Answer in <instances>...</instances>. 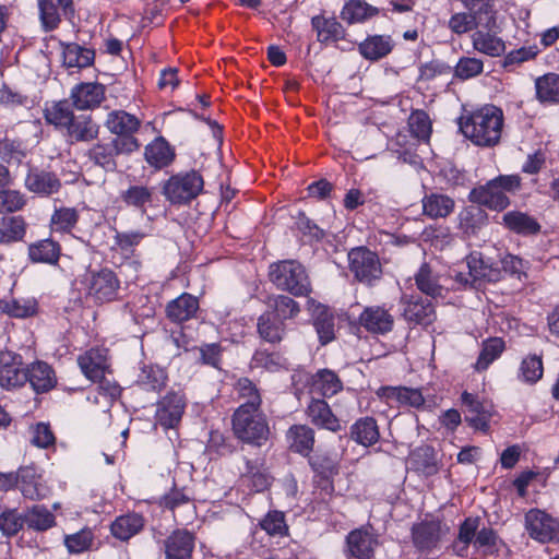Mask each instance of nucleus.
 Instances as JSON below:
<instances>
[{"instance_id": "aec40b11", "label": "nucleus", "mask_w": 559, "mask_h": 559, "mask_svg": "<svg viewBox=\"0 0 559 559\" xmlns=\"http://www.w3.org/2000/svg\"><path fill=\"white\" fill-rule=\"evenodd\" d=\"M377 545V537L366 527L356 528L346 537L348 554L355 559H370Z\"/></svg>"}, {"instance_id": "c03bdc74", "label": "nucleus", "mask_w": 559, "mask_h": 559, "mask_svg": "<svg viewBox=\"0 0 559 559\" xmlns=\"http://www.w3.org/2000/svg\"><path fill=\"white\" fill-rule=\"evenodd\" d=\"M466 12L473 15L481 27L491 29L496 23L492 0H461Z\"/></svg>"}, {"instance_id": "13d9d810", "label": "nucleus", "mask_w": 559, "mask_h": 559, "mask_svg": "<svg viewBox=\"0 0 559 559\" xmlns=\"http://www.w3.org/2000/svg\"><path fill=\"white\" fill-rule=\"evenodd\" d=\"M412 461L415 468L425 476H431L438 472L436 453L431 447L417 449L412 455Z\"/></svg>"}, {"instance_id": "b1692460", "label": "nucleus", "mask_w": 559, "mask_h": 559, "mask_svg": "<svg viewBox=\"0 0 559 559\" xmlns=\"http://www.w3.org/2000/svg\"><path fill=\"white\" fill-rule=\"evenodd\" d=\"M19 489L29 500H41L50 493L45 480L29 466L19 469Z\"/></svg>"}, {"instance_id": "f8f14e48", "label": "nucleus", "mask_w": 559, "mask_h": 559, "mask_svg": "<svg viewBox=\"0 0 559 559\" xmlns=\"http://www.w3.org/2000/svg\"><path fill=\"white\" fill-rule=\"evenodd\" d=\"M194 546L195 535L187 528H177L163 540L166 559H191Z\"/></svg>"}, {"instance_id": "774afa93", "label": "nucleus", "mask_w": 559, "mask_h": 559, "mask_svg": "<svg viewBox=\"0 0 559 559\" xmlns=\"http://www.w3.org/2000/svg\"><path fill=\"white\" fill-rule=\"evenodd\" d=\"M411 133L419 140H428L431 134V121L424 110H414L408 117Z\"/></svg>"}, {"instance_id": "2f4dec72", "label": "nucleus", "mask_w": 559, "mask_h": 559, "mask_svg": "<svg viewBox=\"0 0 559 559\" xmlns=\"http://www.w3.org/2000/svg\"><path fill=\"white\" fill-rule=\"evenodd\" d=\"M394 47V43L390 36L373 35L368 36L359 44L360 55L370 61H377L388 56Z\"/></svg>"}, {"instance_id": "58836bf2", "label": "nucleus", "mask_w": 559, "mask_h": 559, "mask_svg": "<svg viewBox=\"0 0 559 559\" xmlns=\"http://www.w3.org/2000/svg\"><path fill=\"white\" fill-rule=\"evenodd\" d=\"M350 437L358 444L364 447H370L378 442L380 432L376 419L372 417L358 419L350 427Z\"/></svg>"}, {"instance_id": "72a5a7b5", "label": "nucleus", "mask_w": 559, "mask_h": 559, "mask_svg": "<svg viewBox=\"0 0 559 559\" xmlns=\"http://www.w3.org/2000/svg\"><path fill=\"white\" fill-rule=\"evenodd\" d=\"M167 372L156 365H144L136 376L135 383L144 391L159 392L167 384Z\"/></svg>"}, {"instance_id": "9b49d317", "label": "nucleus", "mask_w": 559, "mask_h": 559, "mask_svg": "<svg viewBox=\"0 0 559 559\" xmlns=\"http://www.w3.org/2000/svg\"><path fill=\"white\" fill-rule=\"evenodd\" d=\"M186 397L181 391H169L157 403L155 418L163 428H175L185 413Z\"/></svg>"}, {"instance_id": "a878e982", "label": "nucleus", "mask_w": 559, "mask_h": 559, "mask_svg": "<svg viewBox=\"0 0 559 559\" xmlns=\"http://www.w3.org/2000/svg\"><path fill=\"white\" fill-rule=\"evenodd\" d=\"M26 382L36 393H45L55 388L57 378L53 369L46 362L37 361L26 368Z\"/></svg>"}, {"instance_id": "7c9ffc66", "label": "nucleus", "mask_w": 559, "mask_h": 559, "mask_svg": "<svg viewBox=\"0 0 559 559\" xmlns=\"http://www.w3.org/2000/svg\"><path fill=\"white\" fill-rule=\"evenodd\" d=\"M423 213L432 219L449 216L455 206L454 200L442 193L431 192L423 198Z\"/></svg>"}, {"instance_id": "0eeeda50", "label": "nucleus", "mask_w": 559, "mask_h": 559, "mask_svg": "<svg viewBox=\"0 0 559 559\" xmlns=\"http://www.w3.org/2000/svg\"><path fill=\"white\" fill-rule=\"evenodd\" d=\"M203 185V178L198 171L180 173L165 181L163 194L173 204H186L199 195Z\"/></svg>"}, {"instance_id": "4d7b16f0", "label": "nucleus", "mask_w": 559, "mask_h": 559, "mask_svg": "<svg viewBox=\"0 0 559 559\" xmlns=\"http://www.w3.org/2000/svg\"><path fill=\"white\" fill-rule=\"evenodd\" d=\"M79 221V212L74 207L56 209L50 218L52 231L70 233Z\"/></svg>"}, {"instance_id": "c756f323", "label": "nucleus", "mask_w": 559, "mask_h": 559, "mask_svg": "<svg viewBox=\"0 0 559 559\" xmlns=\"http://www.w3.org/2000/svg\"><path fill=\"white\" fill-rule=\"evenodd\" d=\"M311 423L332 432L341 429V423L323 400H312L307 408Z\"/></svg>"}, {"instance_id": "dca6fc26", "label": "nucleus", "mask_w": 559, "mask_h": 559, "mask_svg": "<svg viewBox=\"0 0 559 559\" xmlns=\"http://www.w3.org/2000/svg\"><path fill=\"white\" fill-rule=\"evenodd\" d=\"M26 369L22 367L21 356L10 352L0 353V385L12 389L26 383Z\"/></svg>"}, {"instance_id": "2eb2a0df", "label": "nucleus", "mask_w": 559, "mask_h": 559, "mask_svg": "<svg viewBox=\"0 0 559 559\" xmlns=\"http://www.w3.org/2000/svg\"><path fill=\"white\" fill-rule=\"evenodd\" d=\"M25 187L28 191L41 197H49L59 192L61 181L58 176L47 169L32 167L25 177Z\"/></svg>"}, {"instance_id": "c85d7f7f", "label": "nucleus", "mask_w": 559, "mask_h": 559, "mask_svg": "<svg viewBox=\"0 0 559 559\" xmlns=\"http://www.w3.org/2000/svg\"><path fill=\"white\" fill-rule=\"evenodd\" d=\"M105 126L117 136H133L139 130L141 121L124 110H114L108 114Z\"/></svg>"}, {"instance_id": "bb28decb", "label": "nucleus", "mask_w": 559, "mask_h": 559, "mask_svg": "<svg viewBox=\"0 0 559 559\" xmlns=\"http://www.w3.org/2000/svg\"><path fill=\"white\" fill-rule=\"evenodd\" d=\"M289 449L302 456H309L313 451L314 431L307 425H293L286 432Z\"/></svg>"}, {"instance_id": "5fc2aeb1", "label": "nucleus", "mask_w": 559, "mask_h": 559, "mask_svg": "<svg viewBox=\"0 0 559 559\" xmlns=\"http://www.w3.org/2000/svg\"><path fill=\"white\" fill-rule=\"evenodd\" d=\"M504 349V342L500 337L488 338L483 342V347L475 362V369L477 371L486 370L490 364H492Z\"/></svg>"}, {"instance_id": "37998d69", "label": "nucleus", "mask_w": 559, "mask_h": 559, "mask_svg": "<svg viewBox=\"0 0 559 559\" xmlns=\"http://www.w3.org/2000/svg\"><path fill=\"white\" fill-rule=\"evenodd\" d=\"M535 90L540 103L559 104V74L550 72L538 76Z\"/></svg>"}, {"instance_id": "3c124183", "label": "nucleus", "mask_w": 559, "mask_h": 559, "mask_svg": "<svg viewBox=\"0 0 559 559\" xmlns=\"http://www.w3.org/2000/svg\"><path fill=\"white\" fill-rule=\"evenodd\" d=\"M317 314L313 319V326L319 336V341L322 345H325L334 340V317L325 307H318Z\"/></svg>"}, {"instance_id": "20e7f679", "label": "nucleus", "mask_w": 559, "mask_h": 559, "mask_svg": "<svg viewBox=\"0 0 559 559\" xmlns=\"http://www.w3.org/2000/svg\"><path fill=\"white\" fill-rule=\"evenodd\" d=\"M270 281L281 290L296 297L307 296L311 284L306 269L295 260H284L270 265Z\"/></svg>"}, {"instance_id": "cd10ccee", "label": "nucleus", "mask_w": 559, "mask_h": 559, "mask_svg": "<svg viewBox=\"0 0 559 559\" xmlns=\"http://www.w3.org/2000/svg\"><path fill=\"white\" fill-rule=\"evenodd\" d=\"M199 310V300L194 296L183 293L167 304V318L176 323H181L193 318Z\"/></svg>"}, {"instance_id": "c9c22d12", "label": "nucleus", "mask_w": 559, "mask_h": 559, "mask_svg": "<svg viewBox=\"0 0 559 559\" xmlns=\"http://www.w3.org/2000/svg\"><path fill=\"white\" fill-rule=\"evenodd\" d=\"M415 284L425 295L432 298L443 296V286L440 284V275L428 264L424 263L415 274Z\"/></svg>"}, {"instance_id": "f03ea898", "label": "nucleus", "mask_w": 559, "mask_h": 559, "mask_svg": "<svg viewBox=\"0 0 559 559\" xmlns=\"http://www.w3.org/2000/svg\"><path fill=\"white\" fill-rule=\"evenodd\" d=\"M520 186L521 179L516 175L499 176L486 185L474 188L468 199L490 210L502 211L510 204L508 193L515 192Z\"/></svg>"}, {"instance_id": "1a4fd4ad", "label": "nucleus", "mask_w": 559, "mask_h": 559, "mask_svg": "<svg viewBox=\"0 0 559 559\" xmlns=\"http://www.w3.org/2000/svg\"><path fill=\"white\" fill-rule=\"evenodd\" d=\"M525 528L528 535L539 543L559 540V521L542 510L532 509L526 512Z\"/></svg>"}, {"instance_id": "7ed1b4c3", "label": "nucleus", "mask_w": 559, "mask_h": 559, "mask_svg": "<svg viewBox=\"0 0 559 559\" xmlns=\"http://www.w3.org/2000/svg\"><path fill=\"white\" fill-rule=\"evenodd\" d=\"M233 431L245 443L262 445L269 438L270 428L261 407H238L233 415Z\"/></svg>"}, {"instance_id": "79ce46f5", "label": "nucleus", "mask_w": 559, "mask_h": 559, "mask_svg": "<svg viewBox=\"0 0 559 559\" xmlns=\"http://www.w3.org/2000/svg\"><path fill=\"white\" fill-rule=\"evenodd\" d=\"M245 484L252 490L261 492L271 485V476L258 461H246V468L241 474Z\"/></svg>"}, {"instance_id": "f257e3e1", "label": "nucleus", "mask_w": 559, "mask_h": 559, "mask_svg": "<svg viewBox=\"0 0 559 559\" xmlns=\"http://www.w3.org/2000/svg\"><path fill=\"white\" fill-rule=\"evenodd\" d=\"M503 112L493 105H485L460 120V130L479 146H492L501 138Z\"/></svg>"}, {"instance_id": "49530a36", "label": "nucleus", "mask_w": 559, "mask_h": 559, "mask_svg": "<svg viewBox=\"0 0 559 559\" xmlns=\"http://www.w3.org/2000/svg\"><path fill=\"white\" fill-rule=\"evenodd\" d=\"M472 43L475 50L490 57H498L506 49L503 40L491 34L490 29H487V32L476 31L472 35Z\"/></svg>"}, {"instance_id": "0e129e2a", "label": "nucleus", "mask_w": 559, "mask_h": 559, "mask_svg": "<svg viewBox=\"0 0 559 559\" xmlns=\"http://www.w3.org/2000/svg\"><path fill=\"white\" fill-rule=\"evenodd\" d=\"M94 534L90 528H83L74 534L64 536V546L72 555L82 554L91 549Z\"/></svg>"}, {"instance_id": "5701e85b", "label": "nucleus", "mask_w": 559, "mask_h": 559, "mask_svg": "<svg viewBox=\"0 0 559 559\" xmlns=\"http://www.w3.org/2000/svg\"><path fill=\"white\" fill-rule=\"evenodd\" d=\"M78 364L84 376L93 381H100L108 368L107 350L102 348H91L79 356Z\"/></svg>"}, {"instance_id": "ea45409f", "label": "nucleus", "mask_w": 559, "mask_h": 559, "mask_svg": "<svg viewBox=\"0 0 559 559\" xmlns=\"http://www.w3.org/2000/svg\"><path fill=\"white\" fill-rule=\"evenodd\" d=\"M440 539V525L436 522H423L413 527V543L419 550L435 548Z\"/></svg>"}, {"instance_id": "4be33fe9", "label": "nucleus", "mask_w": 559, "mask_h": 559, "mask_svg": "<svg viewBox=\"0 0 559 559\" xmlns=\"http://www.w3.org/2000/svg\"><path fill=\"white\" fill-rule=\"evenodd\" d=\"M105 87L99 83H81L75 85L70 98L75 108L80 110L93 109L103 102Z\"/></svg>"}, {"instance_id": "bf43d9fd", "label": "nucleus", "mask_w": 559, "mask_h": 559, "mask_svg": "<svg viewBox=\"0 0 559 559\" xmlns=\"http://www.w3.org/2000/svg\"><path fill=\"white\" fill-rule=\"evenodd\" d=\"M266 305L282 322L286 319L294 318L299 312L298 304L293 298L285 295L270 297Z\"/></svg>"}, {"instance_id": "8fccbe9b", "label": "nucleus", "mask_w": 559, "mask_h": 559, "mask_svg": "<svg viewBox=\"0 0 559 559\" xmlns=\"http://www.w3.org/2000/svg\"><path fill=\"white\" fill-rule=\"evenodd\" d=\"M74 114L68 100L55 102L44 109V117L49 124L63 131L70 123Z\"/></svg>"}, {"instance_id": "ddd939ff", "label": "nucleus", "mask_w": 559, "mask_h": 559, "mask_svg": "<svg viewBox=\"0 0 559 559\" xmlns=\"http://www.w3.org/2000/svg\"><path fill=\"white\" fill-rule=\"evenodd\" d=\"M359 323L366 331L383 335L393 330L394 317L384 306H370L360 313Z\"/></svg>"}, {"instance_id": "423d86ee", "label": "nucleus", "mask_w": 559, "mask_h": 559, "mask_svg": "<svg viewBox=\"0 0 559 559\" xmlns=\"http://www.w3.org/2000/svg\"><path fill=\"white\" fill-rule=\"evenodd\" d=\"M139 146V141L134 136H116L108 142L94 144L88 150L87 156L106 171H115L117 169L116 157L121 154H131Z\"/></svg>"}, {"instance_id": "09e8293b", "label": "nucleus", "mask_w": 559, "mask_h": 559, "mask_svg": "<svg viewBox=\"0 0 559 559\" xmlns=\"http://www.w3.org/2000/svg\"><path fill=\"white\" fill-rule=\"evenodd\" d=\"M479 518H466L461 523L457 538L453 544V548L459 556H466L468 546L474 544L477 532L479 530Z\"/></svg>"}, {"instance_id": "a211bd4d", "label": "nucleus", "mask_w": 559, "mask_h": 559, "mask_svg": "<svg viewBox=\"0 0 559 559\" xmlns=\"http://www.w3.org/2000/svg\"><path fill=\"white\" fill-rule=\"evenodd\" d=\"M377 395L391 407L412 406L420 407L425 403L423 393L418 389L406 386H381Z\"/></svg>"}, {"instance_id": "393cba45", "label": "nucleus", "mask_w": 559, "mask_h": 559, "mask_svg": "<svg viewBox=\"0 0 559 559\" xmlns=\"http://www.w3.org/2000/svg\"><path fill=\"white\" fill-rule=\"evenodd\" d=\"M467 269L474 275V283L481 289L486 283H497L502 280V271L486 262L479 252H472L466 258Z\"/></svg>"}, {"instance_id": "39448f33", "label": "nucleus", "mask_w": 559, "mask_h": 559, "mask_svg": "<svg viewBox=\"0 0 559 559\" xmlns=\"http://www.w3.org/2000/svg\"><path fill=\"white\" fill-rule=\"evenodd\" d=\"M347 442L346 437L332 436L326 444L320 443L314 453L308 456L311 468L324 478L336 475Z\"/></svg>"}, {"instance_id": "338daca9", "label": "nucleus", "mask_w": 559, "mask_h": 559, "mask_svg": "<svg viewBox=\"0 0 559 559\" xmlns=\"http://www.w3.org/2000/svg\"><path fill=\"white\" fill-rule=\"evenodd\" d=\"M24 526V513L7 508L0 513V532L5 537L15 536Z\"/></svg>"}, {"instance_id": "6ab92c4d", "label": "nucleus", "mask_w": 559, "mask_h": 559, "mask_svg": "<svg viewBox=\"0 0 559 559\" xmlns=\"http://www.w3.org/2000/svg\"><path fill=\"white\" fill-rule=\"evenodd\" d=\"M462 403L466 406L468 415H466L465 420L473 428L481 431H487L489 429V420L492 416V407L490 404L480 402L477 396L464 392L461 396Z\"/></svg>"}, {"instance_id": "a18cd8bd", "label": "nucleus", "mask_w": 559, "mask_h": 559, "mask_svg": "<svg viewBox=\"0 0 559 559\" xmlns=\"http://www.w3.org/2000/svg\"><path fill=\"white\" fill-rule=\"evenodd\" d=\"M62 55L67 68H86L92 66L95 59L94 50L75 43L64 45Z\"/></svg>"}, {"instance_id": "e433bc0d", "label": "nucleus", "mask_w": 559, "mask_h": 559, "mask_svg": "<svg viewBox=\"0 0 559 559\" xmlns=\"http://www.w3.org/2000/svg\"><path fill=\"white\" fill-rule=\"evenodd\" d=\"M258 334L270 344L280 343L285 334V324L273 312H264L258 319Z\"/></svg>"}, {"instance_id": "412c9836", "label": "nucleus", "mask_w": 559, "mask_h": 559, "mask_svg": "<svg viewBox=\"0 0 559 559\" xmlns=\"http://www.w3.org/2000/svg\"><path fill=\"white\" fill-rule=\"evenodd\" d=\"M63 132L70 143L91 142L97 139L99 126L90 115H74Z\"/></svg>"}, {"instance_id": "a19ab883", "label": "nucleus", "mask_w": 559, "mask_h": 559, "mask_svg": "<svg viewBox=\"0 0 559 559\" xmlns=\"http://www.w3.org/2000/svg\"><path fill=\"white\" fill-rule=\"evenodd\" d=\"M28 257L32 262L55 265L60 257V246L51 239H44L28 247Z\"/></svg>"}, {"instance_id": "f3484780", "label": "nucleus", "mask_w": 559, "mask_h": 559, "mask_svg": "<svg viewBox=\"0 0 559 559\" xmlns=\"http://www.w3.org/2000/svg\"><path fill=\"white\" fill-rule=\"evenodd\" d=\"M175 158V147L163 136L155 138L144 147V159L155 171L169 167Z\"/></svg>"}, {"instance_id": "052dcab7", "label": "nucleus", "mask_w": 559, "mask_h": 559, "mask_svg": "<svg viewBox=\"0 0 559 559\" xmlns=\"http://www.w3.org/2000/svg\"><path fill=\"white\" fill-rule=\"evenodd\" d=\"M312 25L318 32L320 41L337 40L343 37L344 29L335 19H322L314 16Z\"/></svg>"}, {"instance_id": "f704fd0d", "label": "nucleus", "mask_w": 559, "mask_h": 559, "mask_svg": "<svg viewBox=\"0 0 559 559\" xmlns=\"http://www.w3.org/2000/svg\"><path fill=\"white\" fill-rule=\"evenodd\" d=\"M144 527V519L138 513H128L118 516L110 525L111 534L120 539L128 540Z\"/></svg>"}, {"instance_id": "de8ad7c7", "label": "nucleus", "mask_w": 559, "mask_h": 559, "mask_svg": "<svg viewBox=\"0 0 559 559\" xmlns=\"http://www.w3.org/2000/svg\"><path fill=\"white\" fill-rule=\"evenodd\" d=\"M379 13L378 8L362 0H349L344 5L341 17L348 24L361 23Z\"/></svg>"}, {"instance_id": "864d4df0", "label": "nucleus", "mask_w": 559, "mask_h": 559, "mask_svg": "<svg viewBox=\"0 0 559 559\" xmlns=\"http://www.w3.org/2000/svg\"><path fill=\"white\" fill-rule=\"evenodd\" d=\"M544 373L542 356L528 355L521 361L518 378L527 384L538 382Z\"/></svg>"}, {"instance_id": "680f3d73", "label": "nucleus", "mask_w": 559, "mask_h": 559, "mask_svg": "<svg viewBox=\"0 0 559 559\" xmlns=\"http://www.w3.org/2000/svg\"><path fill=\"white\" fill-rule=\"evenodd\" d=\"M1 309L14 318H28L37 312V301L34 298L12 299L1 302Z\"/></svg>"}, {"instance_id": "603ef678", "label": "nucleus", "mask_w": 559, "mask_h": 559, "mask_svg": "<svg viewBox=\"0 0 559 559\" xmlns=\"http://www.w3.org/2000/svg\"><path fill=\"white\" fill-rule=\"evenodd\" d=\"M313 388L323 396L331 397L343 389V383L334 371L322 369L313 377Z\"/></svg>"}, {"instance_id": "6e6552de", "label": "nucleus", "mask_w": 559, "mask_h": 559, "mask_svg": "<svg viewBox=\"0 0 559 559\" xmlns=\"http://www.w3.org/2000/svg\"><path fill=\"white\" fill-rule=\"evenodd\" d=\"M349 270L362 284L373 285L382 275L379 257L365 247H357L348 252Z\"/></svg>"}, {"instance_id": "473e14b6", "label": "nucleus", "mask_w": 559, "mask_h": 559, "mask_svg": "<svg viewBox=\"0 0 559 559\" xmlns=\"http://www.w3.org/2000/svg\"><path fill=\"white\" fill-rule=\"evenodd\" d=\"M508 229L522 236H534L540 231V224L532 216L520 211H511L502 216Z\"/></svg>"}, {"instance_id": "e2e57ef3", "label": "nucleus", "mask_w": 559, "mask_h": 559, "mask_svg": "<svg viewBox=\"0 0 559 559\" xmlns=\"http://www.w3.org/2000/svg\"><path fill=\"white\" fill-rule=\"evenodd\" d=\"M285 366V359L277 352L257 349L251 359L252 368H262L271 372L278 371Z\"/></svg>"}, {"instance_id": "6e6d98bb", "label": "nucleus", "mask_w": 559, "mask_h": 559, "mask_svg": "<svg viewBox=\"0 0 559 559\" xmlns=\"http://www.w3.org/2000/svg\"><path fill=\"white\" fill-rule=\"evenodd\" d=\"M238 397L243 400L239 407L251 408L261 407V395L257 385L248 378H240L234 385Z\"/></svg>"}, {"instance_id": "9d476101", "label": "nucleus", "mask_w": 559, "mask_h": 559, "mask_svg": "<svg viewBox=\"0 0 559 559\" xmlns=\"http://www.w3.org/2000/svg\"><path fill=\"white\" fill-rule=\"evenodd\" d=\"M120 289V281L116 273L107 267H104L97 272H92L87 292L96 302H109L118 297Z\"/></svg>"}, {"instance_id": "4c0bfd02", "label": "nucleus", "mask_w": 559, "mask_h": 559, "mask_svg": "<svg viewBox=\"0 0 559 559\" xmlns=\"http://www.w3.org/2000/svg\"><path fill=\"white\" fill-rule=\"evenodd\" d=\"M24 524L28 530L46 532L56 525V516L43 504H35L24 511Z\"/></svg>"}, {"instance_id": "69168bd1", "label": "nucleus", "mask_w": 559, "mask_h": 559, "mask_svg": "<svg viewBox=\"0 0 559 559\" xmlns=\"http://www.w3.org/2000/svg\"><path fill=\"white\" fill-rule=\"evenodd\" d=\"M122 201L133 207L144 209L153 200V189L145 186H130L121 194Z\"/></svg>"}, {"instance_id": "4468645a", "label": "nucleus", "mask_w": 559, "mask_h": 559, "mask_svg": "<svg viewBox=\"0 0 559 559\" xmlns=\"http://www.w3.org/2000/svg\"><path fill=\"white\" fill-rule=\"evenodd\" d=\"M403 317L414 324L430 325L436 320V311L432 302L420 296H409L403 299Z\"/></svg>"}]
</instances>
